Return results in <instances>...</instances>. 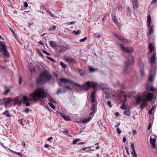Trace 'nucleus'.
Returning <instances> with one entry per match:
<instances>
[{"label":"nucleus","instance_id":"nucleus-1","mask_svg":"<svg viewBox=\"0 0 157 157\" xmlns=\"http://www.w3.org/2000/svg\"><path fill=\"white\" fill-rule=\"evenodd\" d=\"M48 94L45 91V89L43 87L37 88L35 91L29 95L31 98H28L26 96H24L23 98L25 102L31 101L33 100L36 103L38 101L47 97Z\"/></svg>","mask_w":157,"mask_h":157},{"label":"nucleus","instance_id":"nucleus-2","mask_svg":"<svg viewBox=\"0 0 157 157\" xmlns=\"http://www.w3.org/2000/svg\"><path fill=\"white\" fill-rule=\"evenodd\" d=\"M143 97L140 96L137 97L135 101L136 104L142 103L140 107V108L142 109H143L146 106L145 104L147 101H151L153 97V93L151 92H144L143 94Z\"/></svg>","mask_w":157,"mask_h":157},{"label":"nucleus","instance_id":"nucleus-3","mask_svg":"<svg viewBox=\"0 0 157 157\" xmlns=\"http://www.w3.org/2000/svg\"><path fill=\"white\" fill-rule=\"evenodd\" d=\"M97 84L96 82H93L88 81L82 86L79 85V90L82 89L83 90L86 91L89 88H92L94 89V91L91 93L90 96L91 101L94 103L95 101L96 89L97 87Z\"/></svg>","mask_w":157,"mask_h":157},{"label":"nucleus","instance_id":"nucleus-4","mask_svg":"<svg viewBox=\"0 0 157 157\" xmlns=\"http://www.w3.org/2000/svg\"><path fill=\"white\" fill-rule=\"evenodd\" d=\"M52 78V75L47 70L40 73L36 80V83L39 84H44L49 82Z\"/></svg>","mask_w":157,"mask_h":157},{"label":"nucleus","instance_id":"nucleus-5","mask_svg":"<svg viewBox=\"0 0 157 157\" xmlns=\"http://www.w3.org/2000/svg\"><path fill=\"white\" fill-rule=\"evenodd\" d=\"M148 48L150 53H151L153 52L152 55L151 56L150 59L149 63L151 65H153V64L156 65L157 64L156 52L155 51H154L155 47L152 45V43H150L149 45Z\"/></svg>","mask_w":157,"mask_h":157},{"label":"nucleus","instance_id":"nucleus-6","mask_svg":"<svg viewBox=\"0 0 157 157\" xmlns=\"http://www.w3.org/2000/svg\"><path fill=\"white\" fill-rule=\"evenodd\" d=\"M0 52H2L3 55L7 57H9L10 56V54L7 50L5 43L0 41Z\"/></svg>","mask_w":157,"mask_h":157},{"label":"nucleus","instance_id":"nucleus-7","mask_svg":"<svg viewBox=\"0 0 157 157\" xmlns=\"http://www.w3.org/2000/svg\"><path fill=\"white\" fill-rule=\"evenodd\" d=\"M155 65L154 64L151 65V68L150 71V76L149 78V81L150 82H151L153 80V77L156 74V67Z\"/></svg>","mask_w":157,"mask_h":157},{"label":"nucleus","instance_id":"nucleus-8","mask_svg":"<svg viewBox=\"0 0 157 157\" xmlns=\"http://www.w3.org/2000/svg\"><path fill=\"white\" fill-rule=\"evenodd\" d=\"M120 48L125 53H131L133 52V50L131 47H126L123 46L122 44H120Z\"/></svg>","mask_w":157,"mask_h":157},{"label":"nucleus","instance_id":"nucleus-9","mask_svg":"<svg viewBox=\"0 0 157 157\" xmlns=\"http://www.w3.org/2000/svg\"><path fill=\"white\" fill-rule=\"evenodd\" d=\"M115 36L121 41L123 45H125L128 43V40L123 36L116 34L115 35Z\"/></svg>","mask_w":157,"mask_h":157},{"label":"nucleus","instance_id":"nucleus-10","mask_svg":"<svg viewBox=\"0 0 157 157\" xmlns=\"http://www.w3.org/2000/svg\"><path fill=\"white\" fill-rule=\"evenodd\" d=\"M60 81L61 82H62L63 83H67L68 82H70L71 83L73 84L75 86H77L78 87V83H75L72 81L69 80L67 78H62L60 79Z\"/></svg>","mask_w":157,"mask_h":157},{"label":"nucleus","instance_id":"nucleus-11","mask_svg":"<svg viewBox=\"0 0 157 157\" xmlns=\"http://www.w3.org/2000/svg\"><path fill=\"white\" fill-rule=\"evenodd\" d=\"M130 64V62L129 59H127L124 62V70L126 71L128 69L129 66Z\"/></svg>","mask_w":157,"mask_h":157},{"label":"nucleus","instance_id":"nucleus-12","mask_svg":"<svg viewBox=\"0 0 157 157\" xmlns=\"http://www.w3.org/2000/svg\"><path fill=\"white\" fill-rule=\"evenodd\" d=\"M132 3L134 9H136L138 7L139 3L138 0H132Z\"/></svg>","mask_w":157,"mask_h":157},{"label":"nucleus","instance_id":"nucleus-13","mask_svg":"<svg viewBox=\"0 0 157 157\" xmlns=\"http://www.w3.org/2000/svg\"><path fill=\"white\" fill-rule=\"evenodd\" d=\"M150 142L151 145L152 146L153 148H155L156 147L155 144L156 139L155 138L153 139L150 138Z\"/></svg>","mask_w":157,"mask_h":157},{"label":"nucleus","instance_id":"nucleus-14","mask_svg":"<svg viewBox=\"0 0 157 157\" xmlns=\"http://www.w3.org/2000/svg\"><path fill=\"white\" fill-rule=\"evenodd\" d=\"M149 29V33L147 34L148 37H150L151 34L153 32V26L152 25H150L149 27H147Z\"/></svg>","mask_w":157,"mask_h":157},{"label":"nucleus","instance_id":"nucleus-15","mask_svg":"<svg viewBox=\"0 0 157 157\" xmlns=\"http://www.w3.org/2000/svg\"><path fill=\"white\" fill-rule=\"evenodd\" d=\"M59 52L63 53L67 49V47L64 46H60L59 47Z\"/></svg>","mask_w":157,"mask_h":157},{"label":"nucleus","instance_id":"nucleus-16","mask_svg":"<svg viewBox=\"0 0 157 157\" xmlns=\"http://www.w3.org/2000/svg\"><path fill=\"white\" fill-rule=\"evenodd\" d=\"M131 147L132 151V154L133 155V157H137V155L135 151L134 144L133 143L131 144Z\"/></svg>","mask_w":157,"mask_h":157},{"label":"nucleus","instance_id":"nucleus-17","mask_svg":"<svg viewBox=\"0 0 157 157\" xmlns=\"http://www.w3.org/2000/svg\"><path fill=\"white\" fill-rule=\"evenodd\" d=\"M90 117L88 118H85L84 119L81 118L79 121V123H84L89 122L90 120Z\"/></svg>","mask_w":157,"mask_h":157},{"label":"nucleus","instance_id":"nucleus-18","mask_svg":"<svg viewBox=\"0 0 157 157\" xmlns=\"http://www.w3.org/2000/svg\"><path fill=\"white\" fill-rule=\"evenodd\" d=\"M96 107V105L95 104H93L92 105V106L90 108V113L89 114L90 116L93 113L95 112Z\"/></svg>","mask_w":157,"mask_h":157},{"label":"nucleus","instance_id":"nucleus-19","mask_svg":"<svg viewBox=\"0 0 157 157\" xmlns=\"http://www.w3.org/2000/svg\"><path fill=\"white\" fill-rule=\"evenodd\" d=\"M60 115L67 121H69L71 120V119L69 117L66 115H65L63 113H61Z\"/></svg>","mask_w":157,"mask_h":157},{"label":"nucleus","instance_id":"nucleus-20","mask_svg":"<svg viewBox=\"0 0 157 157\" xmlns=\"http://www.w3.org/2000/svg\"><path fill=\"white\" fill-rule=\"evenodd\" d=\"M49 45L51 47L53 48L56 47L57 46L56 42L53 41H50Z\"/></svg>","mask_w":157,"mask_h":157},{"label":"nucleus","instance_id":"nucleus-21","mask_svg":"<svg viewBox=\"0 0 157 157\" xmlns=\"http://www.w3.org/2000/svg\"><path fill=\"white\" fill-rule=\"evenodd\" d=\"M147 27H149L150 25L151 22V16L150 15H148L147 16Z\"/></svg>","mask_w":157,"mask_h":157},{"label":"nucleus","instance_id":"nucleus-22","mask_svg":"<svg viewBox=\"0 0 157 157\" xmlns=\"http://www.w3.org/2000/svg\"><path fill=\"white\" fill-rule=\"evenodd\" d=\"M65 93V90H64L63 89H59L57 91L56 93V94L58 95L60 93Z\"/></svg>","mask_w":157,"mask_h":157},{"label":"nucleus","instance_id":"nucleus-23","mask_svg":"<svg viewBox=\"0 0 157 157\" xmlns=\"http://www.w3.org/2000/svg\"><path fill=\"white\" fill-rule=\"evenodd\" d=\"M14 101L16 102L19 103V105H19V106H20L21 105V103H22L21 101V100H20L19 99V98L18 97H16L15 98Z\"/></svg>","mask_w":157,"mask_h":157},{"label":"nucleus","instance_id":"nucleus-24","mask_svg":"<svg viewBox=\"0 0 157 157\" xmlns=\"http://www.w3.org/2000/svg\"><path fill=\"white\" fill-rule=\"evenodd\" d=\"M112 19L116 24H117L118 20L116 18L115 15H113V14L112 15Z\"/></svg>","mask_w":157,"mask_h":157},{"label":"nucleus","instance_id":"nucleus-25","mask_svg":"<svg viewBox=\"0 0 157 157\" xmlns=\"http://www.w3.org/2000/svg\"><path fill=\"white\" fill-rule=\"evenodd\" d=\"M4 100H6L5 104H6L9 103L12 101L11 98H4Z\"/></svg>","mask_w":157,"mask_h":157},{"label":"nucleus","instance_id":"nucleus-26","mask_svg":"<svg viewBox=\"0 0 157 157\" xmlns=\"http://www.w3.org/2000/svg\"><path fill=\"white\" fill-rule=\"evenodd\" d=\"M98 70L97 68H94L92 67H89V71L90 72H93Z\"/></svg>","mask_w":157,"mask_h":157},{"label":"nucleus","instance_id":"nucleus-27","mask_svg":"<svg viewBox=\"0 0 157 157\" xmlns=\"http://www.w3.org/2000/svg\"><path fill=\"white\" fill-rule=\"evenodd\" d=\"M126 98H125V97H124V102L123 103V105L121 106V108L122 109H124L126 107L125 105V101L126 100Z\"/></svg>","mask_w":157,"mask_h":157},{"label":"nucleus","instance_id":"nucleus-28","mask_svg":"<svg viewBox=\"0 0 157 157\" xmlns=\"http://www.w3.org/2000/svg\"><path fill=\"white\" fill-rule=\"evenodd\" d=\"M3 115H6L8 117H10V116L9 113L8 111L6 110L2 113Z\"/></svg>","mask_w":157,"mask_h":157},{"label":"nucleus","instance_id":"nucleus-29","mask_svg":"<svg viewBox=\"0 0 157 157\" xmlns=\"http://www.w3.org/2000/svg\"><path fill=\"white\" fill-rule=\"evenodd\" d=\"M63 89L65 90V92L67 90H72L71 88L68 86H65Z\"/></svg>","mask_w":157,"mask_h":157},{"label":"nucleus","instance_id":"nucleus-30","mask_svg":"<svg viewBox=\"0 0 157 157\" xmlns=\"http://www.w3.org/2000/svg\"><path fill=\"white\" fill-rule=\"evenodd\" d=\"M66 59L70 63H73L74 61V59L69 57H67Z\"/></svg>","mask_w":157,"mask_h":157},{"label":"nucleus","instance_id":"nucleus-31","mask_svg":"<svg viewBox=\"0 0 157 157\" xmlns=\"http://www.w3.org/2000/svg\"><path fill=\"white\" fill-rule=\"evenodd\" d=\"M63 133H64V134H65L67 136H68L69 137L71 136V135H69L68 131L67 130H64V131L63 132Z\"/></svg>","mask_w":157,"mask_h":157},{"label":"nucleus","instance_id":"nucleus-32","mask_svg":"<svg viewBox=\"0 0 157 157\" xmlns=\"http://www.w3.org/2000/svg\"><path fill=\"white\" fill-rule=\"evenodd\" d=\"M124 113L125 115L128 116L129 115L130 113L128 109H126L124 111Z\"/></svg>","mask_w":157,"mask_h":157},{"label":"nucleus","instance_id":"nucleus-33","mask_svg":"<svg viewBox=\"0 0 157 157\" xmlns=\"http://www.w3.org/2000/svg\"><path fill=\"white\" fill-rule=\"evenodd\" d=\"M56 29V26L54 25V26H53L51 27L48 30L49 31H53L55 30Z\"/></svg>","mask_w":157,"mask_h":157},{"label":"nucleus","instance_id":"nucleus-34","mask_svg":"<svg viewBox=\"0 0 157 157\" xmlns=\"http://www.w3.org/2000/svg\"><path fill=\"white\" fill-rule=\"evenodd\" d=\"M101 36L100 34L97 35V34L94 33L93 35V37L95 38H100Z\"/></svg>","mask_w":157,"mask_h":157},{"label":"nucleus","instance_id":"nucleus-35","mask_svg":"<svg viewBox=\"0 0 157 157\" xmlns=\"http://www.w3.org/2000/svg\"><path fill=\"white\" fill-rule=\"evenodd\" d=\"M48 104L52 109H55V107L54 105L52 103L49 102L48 103Z\"/></svg>","mask_w":157,"mask_h":157},{"label":"nucleus","instance_id":"nucleus-36","mask_svg":"<svg viewBox=\"0 0 157 157\" xmlns=\"http://www.w3.org/2000/svg\"><path fill=\"white\" fill-rule=\"evenodd\" d=\"M48 100H49V101L51 102V103H54L55 102L53 98H48Z\"/></svg>","mask_w":157,"mask_h":157},{"label":"nucleus","instance_id":"nucleus-37","mask_svg":"<svg viewBox=\"0 0 157 157\" xmlns=\"http://www.w3.org/2000/svg\"><path fill=\"white\" fill-rule=\"evenodd\" d=\"M60 64L61 66L64 68H66L67 67L66 65L64 64L63 62H60Z\"/></svg>","mask_w":157,"mask_h":157},{"label":"nucleus","instance_id":"nucleus-38","mask_svg":"<svg viewBox=\"0 0 157 157\" xmlns=\"http://www.w3.org/2000/svg\"><path fill=\"white\" fill-rule=\"evenodd\" d=\"M78 141V139H76L73 140V143L71 144H75Z\"/></svg>","mask_w":157,"mask_h":157},{"label":"nucleus","instance_id":"nucleus-39","mask_svg":"<svg viewBox=\"0 0 157 157\" xmlns=\"http://www.w3.org/2000/svg\"><path fill=\"white\" fill-rule=\"evenodd\" d=\"M23 81V79L21 77H19V83L21 85Z\"/></svg>","mask_w":157,"mask_h":157},{"label":"nucleus","instance_id":"nucleus-40","mask_svg":"<svg viewBox=\"0 0 157 157\" xmlns=\"http://www.w3.org/2000/svg\"><path fill=\"white\" fill-rule=\"evenodd\" d=\"M87 39V37H85L82 39H80L79 40V41L81 42H83L85 41Z\"/></svg>","mask_w":157,"mask_h":157},{"label":"nucleus","instance_id":"nucleus-41","mask_svg":"<svg viewBox=\"0 0 157 157\" xmlns=\"http://www.w3.org/2000/svg\"><path fill=\"white\" fill-rule=\"evenodd\" d=\"M43 52L44 53V54H46L47 55H48V56H50L51 55L49 53H48L45 50H43Z\"/></svg>","mask_w":157,"mask_h":157},{"label":"nucleus","instance_id":"nucleus-42","mask_svg":"<svg viewBox=\"0 0 157 157\" xmlns=\"http://www.w3.org/2000/svg\"><path fill=\"white\" fill-rule=\"evenodd\" d=\"M140 72L141 74V76H143L144 75V72L143 70V69H141L140 70Z\"/></svg>","mask_w":157,"mask_h":157},{"label":"nucleus","instance_id":"nucleus-43","mask_svg":"<svg viewBox=\"0 0 157 157\" xmlns=\"http://www.w3.org/2000/svg\"><path fill=\"white\" fill-rule=\"evenodd\" d=\"M10 91V90L9 89H6L4 92V94L5 95L7 94Z\"/></svg>","mask_w":157,"mask_h":157},{"label":"nucleus","instance_id":"nucleus-44","mask_svg":"<svg viewBox=\"0 0 157 157\" xmlns=\"http://www.w3.org/2000/svg\"><path fill=\"white\" fill-rule=\"evenodd\" d=\"M23 121V119H20L19 120H18V121L19 122V123L23 126H24V124L22 123V122Z\"/></svg>","mask_w":157,"mask_h":157},{"label":"nucleus","instance_id":"nucleus-45","mask_svg":"<svg viewBox=\"0 0 157 157\" xmlns=\"http://www.w3.org/2000/svg\"><path fill=\"white\" fill-rule=\"evenodd\" d=\"M44 147H45V148H48V149H49V147H51V146L50 145H49L48 144H46L44 146Z\"/></svg>","mask_w":157,"mask_h":157},{"label":"nucleus","instance_id":"nucleus-46","mask_svg":"<svg viewBox=\"0 0 157 157\" xmlns=\"http://www.w3.org/2000/svg\"><path fill=\"white\" fill-rule=\"evenodd\" d=\"M107 104L109 105V107H110V108H111L112 107V105L111 104V102L110 101H109L107 102Z\"/></svg>","mask_w":157,"mask_h":157},{"label":"nucleus","instance_id":"nucleus-47","mask_svg":"<svg viewBox=\"0 0 157 157\" xmlns=\"http://www.w3.org/2000/svg\"><path fill=\"white\" fill-rule=\"evenodd\" d=\"M37 52H38V53L39 55L40 56H43V54H42V53L40 52V51H39L38 50L37 51Z\"/></svg>","mask_w":157,"mask_h":157},{"label":"nucleus","instance_id":"nucleus-48","mask_svg":"<svg viewBox=\"0 0 157 157\" xmlns=\"http://www.w3.org/2000/svg\"><path fill=\"white\" fill-rule=\"evenodd\" d=\"M91 147H85L84 148H83L81 149H80V151H81L82 150L83 151H85V150L86 149L88 148H90Z\"/></svg>","mask_w":157,"mask_h":157},{"label":"nucleus","instance_id":"nucleus-49","mask_svg":"<svg viewBox=\"0 0 157 157\" xmlns=\"http://www.w3.org/2000/svg\"><path fill=\"white\" fill-rule=\"evenodd\" d=\"M24 104H25L26 106H29L30 105V103L29 102H28L27 101V102H25Z\"/></svg>","mask_w":157,"mask_h":157},{"label":"nucleus","instance_id":"nucleus-50","mask_svg":"<svg viewBox=\"0 0 157 157\" xmlns=\"http://www.w3.org/2000/svg\"><path fill=\"white\" fill-rule=\"evenodd\" d=\"M125 148H126V152H127V155H129L130 154V153H129V149L126 148V147H125Z\"/></svg>","mask_w":157,"mask_h":157},{"label":"nucleus","instance_id":"nucleus-51","mask_svg":"<svg viewBox=\"0 0 157 157\" xmlns=\"http://www.w3.org/2000/svg\"><path fill=\"white\" fill-rule=\"evenodd\" d=\"M151 124H152L151 123H149L148 126L147 128V129L148 130H149L151 128Z\"/></svg>","mask_w":157,"mask_h":157},{"label":"nucleus","instance_id":"nucleus-52","mask_svg":"<svg viewBox=\"0 0 157 157\" xmlns=\"http://www.w3.org/2000/svg\"><path fill=\"white\" fill-rule=\"evenodd\" d=\"M73 33L75 35H78V30L77 31H73Z\"/></svg>","mask_w":157,"mask_h":157},{"label":"nucleus","instance_id":"nucleus-53","mask_svg":"<svg viewBox=\"0 0 157 157\" xmlns=\"http://www.w3.org/2000/svg\"><path fill=\"white\" fill-rule=\"evenodd\" d=\"M24 6L26 8H27L28 6V4L27 2H25L24 4Z\"/></svg>","mask_w":157,"mask_h":157},{"label":"nucleus","instance_id":"nucleus-54","mask_svg":"<svg viewBox=\"0 0 157 157\" xmlns=\"http://www.w3.org/2000/svg\"><path fill=\"white\" fill-rule=\"evenodd\" d=\"M117 133H118V134H120L121 133V131L120 130V128H117Z\"/></svg>","mask_w":157,"mask_h":157},{"label":"nucleus","instance_id":"nucleus-55","mask_svg":"<svg viewBox=\"0 0 157 157\" xmlns=\"http://www.w3.org/2000/svg\"><path fill=\"white\" fill-rule=\"evenodd\" d=\"M29 109L28 108L26 109L25 110H23V112H24L26 113H27L29 112Z\"/></svg>","mask_w":157,"mask_h":157},{"label":"nucleus","instance_id":"nucleus-56","mask_svg":"<svg viewBox=\"0 0 157 157\" xmlns=\"http://www.w3.org/2000/svg\"><path fill=\"white\" fill-rule=\"evenodd\" d=\"M53 75L56 77H58V74L55 72H53Z\"/></svg>","mask_w":157,"mask_h":157},{"label":"nucleus","instance_id":"nucleus-57","mask_svg":"<svg viewBox=\"0 0 157 157\" xmlns=\"http://www.w3.org/2000/svg\"><path fill=\"white\" fill-rule=\"evenodd\" d=\"M150 90L151 91H153L155 90V88L154 87H151L150 88Z\"/></svg>","mask_w":157,"mask_h":157},{"label":"nucleus","instance_id":"nucleus-58","mask_svg":"<svg viewBox=\"0 0 157 157\" xmlns=\"http://www.w3.org/2000/svg\"><path fill=\"white\" fill-rule=\"evenodd\" d=\"M53 137H49L47 139V140L48 141H50L51 140H52V139H53Z\"/></svg>","mask_w":157,"mask_h":157},{"label":"nucleus","instance_id":"nucleus-59","mask_svg":"<svg viewBox=\"0 0 157 157\" xmlns=\"http://www.w3.org/2000/svg\"><path fill=\"white\" fill-rule=\"evenodd\" d=\"M117 24L118 27L119 29H120L121 28V26L118 23H117Z\"/></svg>","mask_w":157,"mask_h":157},{"label":"nucleus","instance_id":"nucleus-60","mask_svg":"<svg viewBox=\"0 0 157 157\" xmlns=\"http://www.w3.org/2000/svg\"><path fill=\"white\" fill-rule=\"evenodd\" d=\"M148 114L151 115L152 114V111L150 109L148 112Z\"/></svg>","mask_w":157,"mask_h":157},{"label":"nucleus","instance_id":"nucleus-61","mask_svg":"<svg viewBox=\"0 0 157 157\" xmlns=\"http://www.w3.org/2000/svg\"><path fill=\"white\" fill-rule=\"evenodd\" d=\"M107 13H106V15L104 17L102 18V21L104 22L105 21V18L106 17Z\"/></svg>","mask_w":157,"mask_h":157},{"label":"nucleus","instance_id":"nucleus-62","mask_svg":"<svg viewBox=\"0 0 157 157\" xmlns=\"http://www.w3.org/2000/svg\"><path fill=\"white\" fill-rule=\"evenodd\" d=\"M75 22V21L70 22H69V23L68 24L72 25V24H74Z\"/></svg>","mask_w":157,"mask_h":157},{"label":"nucleus","instance_id":"nucleus-63","mask_svg":"<svg viewBox=\"0 0 157 157\" xmlns=\"http://www.w3.org/2000/svg\"><path fill=\"white\" fill-rule=\"evenodd\" d=\"M126 138L125 137H124L123 139V142L125 143L126 142Z\"/></svg>","mask_w":157,"mask_h":157},{"label":"nucleus","instance_id":"nucleus-64","mask_svg":"<svg viewBox=\"0 0 157 157\" xmlns=\"http://www.w3.org/2000/svg\"><path fill=\"white\" fill-rule=\"evenodd\" d=\"M115 115L116 116H118L119 115V113L118 112H117L115 113Z\"/></svg>","mask_w":157,"mask_h":157}]
</instances>
